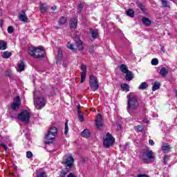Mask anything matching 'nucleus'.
I'll use <instances>...</instances> for the list:
<instances>
[{"mask_svg":"<svg viewBox=\"0 0 177 177\" xmlns=\"http://www.w3.org/2000/svg\"><path fill=\"white\" fill-rule=\"evenodd\" d=\"M91 37L93 38H97V35H99V32L97 30H93L91 31Z\"/></svg>","mask_w":177,"mask_h":177,"instance_id":"72a5a7b5","label":"nucleus"},{"mask_svg":"<svg viewBox=\"0 0 177 177\" xmlns=\"http://www.w3.org/2000/svg\"><path fill=\"white\" fill-rule=\"evenodd\" d=\"M66 157V160L64 162V164L66 165V168L68 169H71V167H73V164H74V158L71 155V153H68Z\"/></svg>","mask_w":177,"mask_h":177,"instance_id":"1a4fd4ad","label":"nucleus"},{"mask_svg":"<svg viewBox=\"0 0 177 177\" xmlns=\"http://www.w3.org/2000/svg\"><path fill=\"white\" fill-rule=\"evenodd\" d=\"M56 135H57V128H56L55 127H51L48 133L46 136V138L44 139V142L46 145H49V144L52 143V140H53V139H55V138H56Z\"/></svg>","mask_w":177,"mask_h":177,"instance_id":"39448f33","label":"nucleus"},{"mask_svg":"<svg viewBox=\"0 0 177 177\" xmlns=\"http://www.w3.org/2000/svg\"><path fill=\"white\" fill-rule=\"evenodd\" d=\"M142 21L143 24L146 26V27H150V26H151V21H150V19L147 17H143L142 19Z\"/></svg>","mask_w":177,"mask_h":177,"instance_id":"a211bd4d","label":"nucleus"},{"mask_svg":"<svg viewBox=\"0 0 177 177\" xmlns=\"http://www.w3.org/2000/svg\"><path fill=\"white\" fill-rule=\"evenodd\" d=\"M8 32L12 34L13 32V26H8Z\"/></svg>","mask_w":177,"mask_h":177,"instance_id":"a18cd8bd","label":"nucleus"},{"mask_svg":"<svg viewBox=\"0 0 177 177\" xmlns=\"http://www.w3.org/2000/svg\"><path fill=\"white\" fill-rule=\"evenodd\" d=\"M148 86H149V84H147L146 82H144L140 84L138 89H140V91H145V89H147Z\"/></svg>","mask_w":177,"mask_h":177,"instance_id":"b1692460","label":"nucleus"},{"mask_svg":"<svg viewBox=\"0 0 177 177\" xmlns=\"http://www.w3.org/2000/svg\"><path fill=\"white\" fill-rule=\"evenodd\" d=\"M114 144V138L109 133H106V138L104 139L103 145L104 147L109 149Z\"/></svg>","mask_w":177,"mask_h":177,"instance_id":"0eeeda50","label":"nucleus"},{"mask_svg":"<svg viewBox=\"0 0 177 177\" xmlns=\"http://www.w3.org/2000/svg\"><path fill=\"white\" fill-rule=\"evenodd\" d=\"M137 6L140 8L142 12H145L146 10V8H145V5H143L142 3L137 2Z\"/></svg>","mask_w":177,"mask_h":177,"instance_id":"f704fd0d","label":"nucleus"},{"mask_svg":"<svg viewBox=\"0 0 177 177\" xmlns=\"http://www.w3.org/2000/svg\"><path fill=\"white\" fill-rule=\"evenodd\" d=\"M56 6H53L52 8H51V9H52V10H56Z\"/></svg>","mask_w":177,"mask_h":177,"instance_id":"864d4df0","label":"nucleus"},{"mask_svg":"<svg viewBox=\"0 0 177 177\" xmlns=\"http://www.w3.org/2000/svg\"><path fill=\"white\" fill-rule=\"evenodd\" d=\"M139 107V102L138 101V95L135 93H130L127 95V111L131 114L133 110H136Z\"/></svg>","mask_w":177,"mask_h":177,"instance_id":"f257e3e1","label":"nucleus"},{"mask_svg":"<svg viewBox=\"0 0 177 177\" xmlns=\"http://www.w3.org/2000/svg\"><path fill=\"white\" fill-rule=\"evenodd\" d=\"M127 15L129 16V17H135V12H133V10L129 9L126 12Z\"/></svg>","mask_w":177,"mask_h":177,"instance_id":"c85d7f7f","label":"nucleus"},{"mask_svg":"<svg viewBox=\"0 0 177 177\" xmlns=\"http://www.w3.org/2000/svg\"><path fill=\"white\" fill-rule=\"evenodd\" d=\"M3 26V20L0 19V27H2Z\"/></svg>","mask_w":177,"mask_h":177,"instance_id":"3c124183","label":"nucleus"},{"mask_svg":"<svg viewBox=\"0 0 177 177\" xmlns=\"http://www.w3.org/2000/svg\"><path fill=\"white\" fill-rule=\"evenodd\" d=\"M89 85L92 91H95L99 89V82H97V78H96V77H95L94 75H91L90 77Z\"/></svg>","mask_w":177,"mask_h":177,"instance_id":"6e6552de","label":"nucleus"},{"mask_svg":"<svg viewBox=\"0 0 177 177\" xmlns=\"http://www.w3.org/2000/svg\"><path fill=\"white\" fill-rule=\"evenodd\" d=\"M140 158L145 164H150L151 160H156V156L151 149H146L141 152Z\"/></svg>","mask_w":177,"mask_h":177,"instance_id":"7ed1b4c3","label":"nucleus"},{"mask_svg":"<svg viewBox=\"0 0 177 177\" xmlns=\"http://www.w3.org/2000/svg\"><path fill=\"white\" fill-rule=\"evenodd\" d=\"M137 177H149L147 174H138Z\"/></svg>","mask_w":177,"mask_h":177,"instance_id":"09e8293b","label":"nucleus"},{"mask_svg":"<svg viewBox=\"0 0 177 177\" xmlns=\"http://www.w3.org/2000/svg\"><path fill=\"white\" fill-rule=\"evenodd\" d=\"M67 48L73 50V52H75V48H74V45L70 42L67 44Z\"/></svg>","mask_w":177,"mask_h":177,"instance_id":"e433bc0d","label":"nucleus"},{"mask_svg":"<svg viewBox=\"0 0 177 177\" xmlns=\"http://www.w3.org/2000/svg\"><path fill=\"white\" fill-rule=\"evenodd\" d=\"M143 122H144L145 124H146V123H147V120H143Z\"/></svg>","mask_w":177,"mask_h":177,"instance_id":"6e6d98bb","label":"nucleus"},{"mask_svg":"<svg viewBox=\"0 0 177 177\" xmlns=\"http://www.w3.org/2000/svg\"><path fill=\"white\" fill-rule=\"evenodd\" d=\"M68 177H77V176H75L73 173H70L68 175Z\"/></svg>","mask_w":177,"mask_h":177,"instance_id":"8fccbe9b","label":"nucleus"},{"mask_svg":"<svg viewBox=\"0 0 177 177\" xmlns=\"http://www.w3.org/2000/svg\"><path fill=\"white\" fill-rule=\"evenodd\" d=\"M161 50H162V52H163L164 53H165V48L161 47Z\"/></svg>","mask_w":177,"mask_h":177,"instance_id":"603ef678","label":"nucleus"},{"mask_svg":"<svg viewBox=\"0 0 177 177\" xmlns=\"http://www.w3.org/2000/svg\"><path fill=\"white\" fill-rule=\"evenodd\" d=\"M135 129L137 131V132H142V131H143V126L138 125L135 127Z\"/></svg>","mask_w":177,"mask_h":177,"instance_id":"ea45409f","label":"nucleus"},{"mask_svg":"<svg viewBox=\"0 0 177 177\" xmlns=\"http://www.w3.org/2000/svg\"><path fill=\"white\" fill-rule=\"evenodd\" d=\"M6 49V42L3 40H0V50H5Z\"/></svg>","mask_w":177,"mask_h":177,"instance_id":"7c9ffc66","label":"nucleus"},{"mask_svg":"<svg viewBox=\"0 0 177 177\" xmlns=\"http://www.w3.org/2000/svg\"><path fill=\"white\" fill-rule=\"evenodd\" d=\"M75 38L77 46L79 50H82V49H84V45L82 44V41L80 39V37L78 36H75Z\"/></svg>","mask_w":177,"mask_h":177,"instance_id":"2eb2a0df","label":"nucleus"},{"mask_svg":"<svg viewBox=\"0 0 177 177\" xmlns=\"http://www.w3.org/2000/svg\"><path fill=\"white\" fill-rule=\"evenodd\" d=\"M82 8H84V6L82 3L78 5V7H77L78 13H81V12H82Z\"/></svg>","mask_w":177,"mask_h":177,"instance_id":"a19ab883","label":"nucleus"},{"mask_svg":"<svg viewBox=\"0 0 177 177\" xmlns=\"http://www.w3.org/2000/svg\"><path fill=\"white\" fill-rule=\"evenodd\" d=\"M56 59L58 61H60V60H62V59H63V51L60 48H59L57 50V55L56 56Z\"/></svg>","mask_w":177,"mask_h":177,"instance_id":"393cba45","label":"nucleus"},{"mask_svg":"<svg viewBox=\"0 0 177 177\" xmlns=\"http://www.w3.org/2000/svg\"><path fill=\"white\" fill-rule=\"evenodd\" d=\"M59 26H63L67 23V18L66 17H62L58 21Z\"/></svg>","mask_w":177,"mask_h":177,"instance_id":"c756f323","label":"nucleus"},{"mask_svg":"<svg viewBox=\"0 0 177 177\" xmlns=\"http://www.w3.org/2000/svg\"><path fill=\"white\" fill-rule=\"evenodd\" d=\"M31 115L28 111H23L18 115V120L24 124H28L30 122V118Z\"/></svg>","mask_w":177,"mask_h":177,"instance_id":"423d86ee","label":"nucleus"},{"mask_svg":"<svg viewBox=\"0 0 177 177\" xmlns=\"http://www.w3.org/2000/svg\"><path fill=\"white\" fill-rule=\"evenodd\" d=\"M82 138H89L91 136V132H89V130L84 129L82 133Z\"/></svg>","mask_w":177,"mask_h":177,"instance_id":"a878e982","label":"nucleus"},{"mask_svg":"<svg viewBox=\"0 0 177 177\" xmlns=\"http://www.w3.org/2000/svg\"><path fill=\"white\" fill-rule=\"evenodd\" d=\"M81 70H82V73H81V80L80 82L81 84L84 83L86 78V65L85 64H82L81 65Z\"/></svg>","mask_w":177,"mask_h":177,"instance_id":"f8f14e48","label":"nucleus"},{"mask_svg":"<svg viewBox=\"0 0 177 177\" xmlns=\"http://www.w3.org/2000/svg\"><path fill=\"white\" fill-rule=\"evenodd\" d=\"M169 73V71L168 70V68H165V67H162L159 74L162 76V77H167V75H168Z\"/></svg>","mask_w":177,"mask_h":177,"instance_id":"dca6fc26","label":"nucleus"},{"mask_svg":"<svg viewBox=\"0 0 177 177\" xmlns=\"http://www.w3.org/2000/svg\"><path fill=\"white\" fill-rule=\"evenodd\" d=\"M37 177H48V176H46V173L42 171L38 174Z\"/></svg>","mask_w":177,"mask_h":177,"instance_id":"c03bdc74","label":"nucleus"},{"mask_svg":"<svg viewBox=\"0 0 177 177\" xmlns=\"http://www.w3.org/2000/svg\"><path fill=\"white\" fill-rule=\"evenodd\" d=\"M26 157H27V158H32V151H27L26 152Z\"/></svg>","mask_w":177,"mask_h":177,"instance_id":"79ce46f5","label":"nucleus"},{"mask_svg":"<svg viewBox=\"0 0 177 177\" xmlns=\"http://www.w3.org/2000/svg\"><path fill=\"white\" fill-rule=\"evenodd\" d=\"M20 104H21V101L20 100V97L17 96L13 101V103L12 104V110H17L19 109V107H20Z\"/></svg>","mask_w":177,"mask_h":177,"instance_id":"9b49d317","label":"nucleus"},{"mask_svg":"<svg viewBox=\"0 0 177 177\" xmlns=\"http://www.w3.org/2000/svg\"><path fill=\"white\" fill-rule=\"evenodd\" d=\"M54 28H55V30H59V28L57 26H55Z\"/></svg>","mask_w":177,"mask_h":177,"instance_id":"5fc2aeb1","label":"nucleus"},{"mask_svg":"<svg viewBox=\"0 0 177 177\" xmlns=\"http://www.w3.org/2000/svg\"><path fill=\"white\" fill-rule=\"evenodd\" d=\"M0 146H1L2 147H3L4 150L6 151H8V146H6V145H5V143L2 142L0 144Z\"/></svg>","mask_w":177,"mask_h":177,"instance_id":"49530a36","label":"nucleus"},{"mask_svg":"<svg viewBox=\"0 0 177 177\" xmlns=\"http://www.w3.org/2000/svg\"><path fill=\"white\" fill-rule=\"evenodd\" d=\"M149 143L151 146H154V141L153 140H149Z\"/></svg>","mask_w":177,"mask_h":177,"instance_id":"de8ad7c7","label":"nucleus"},{"mask_svg":"<svg viewBox=\"0 0 177 177\" xmlns=\"http://www.w3.org/2000/svg\"><path fill=\"white\" fill-rule=\"evenodd\" d=\"M19 19L20 21H23L24 23H27L28 21V17H27V15H26L24 10L21 12Z\"/></svg>","mask_w":177,"mask_h":177,"instance_id":"ddd939ff","label":"nucleus"},{"mask_svg":"<svg viewBox=\"0 0 177 177\" xmlns=\"http://www.w3.org/2000/svg\"><path fill=\"white\" fill-rule=\"evenodd\" d=\"M162 150L165 153H169L171 151V147L168 144H164L162 147Z\"/></svg>","mask_w":177,"mask_h":177,"instance_id":"412c9836","label":"nucleus"},{"mask_svg":"<svg viewBox=\"0 0 177 177\" xmlns=\"http://www.w3.org/2000/svg\"><path fill=\"white\" fill-rule=\"evenodd\" d=\"M119 129H121V125H119Z\"/></svg>","mask_w":177,"mask_h":177,"instance_id":"4d7b16f0","label":"nucleus"},{"mask_svg":"<svg viewBox=\"0 0 177 177\" xmlns=\"http://www.w3.org/2000/svg\"><path fill=\"white\" fill-rule=\"evenodd\" d=\"M34 96V104L37 109V110H41V109H43V107H45V105L46 104V100H45V98L44 96L39 94V92L35 91L33 93Z\"/></svg>","mask_w":177,"mask_h":177,"instance_id":"f03ea898","label":"nucleus"},{"mask_svg":"<svg viewBox=\"0 0 177 177\" xmlns=\"http://www.w3.org/2000/svg\"><path fill=\"white\" fill-rule=\"evenodd\" d=\"M28 53L32 57H35V59H43V57H45V50L44 47H29Z\"/></svg>","mask_w":177,"mask_h":177,"instance_id":"20e7f679","label":"nucleus"},{"mask_svg":"<svg viewBox=\"0 0 177 177\" xmlns=\"http://www.w3.org/2000/svg\"><path fill=\"white\" fill-rule=\"evenodd\" d=\"M40 10L42 13H45V12H48V10H49V6L46 4L41 3Z\"/></svg>","mask_w":177,"mask_h":177,"instance_id":"aec40b11","label":"nucleus"},{"mask_svg":"<svg viewBox=\"0 0 177 177\" xmlns=\"http://www.w3.org/2000/svg\"><path fill=\"white\" fill-rule=\"evenodd\" d=\"M24 68H26V64H24V62L20 61V62L18 64V68H17V71L19 73H21V71H24Z\"/></svg>","mask_w":177,"mask_h":177,"instance_id":"f3484780","label":"nucleus"},{"mask_svg":"<svg viewBox=\"0 0 177 177\" xmlns=\"http://www.w3.org/2000/svg\"><path fill=\"white\" fill-rule=\"evenodd\" d=\"M120 70L124 74H126V73H128L129 71V70H128V67H127V65L125 64H121L120 66Z\"/></svg>","mask_w":177,"mask_h":177,"instance_id":"5701e85b","label":"nucleus"},{"mask_svg":"<svg viewBox=\"0 0 177 177\" xmlns=\"http://www.w3.org/2000/svg\"><path fill=\"white\" fill-rule=\"evenodd\" d=\"M1 56L3 59H9V57L12 56V53L9 51H5L2 53Z\"/></svg>","mask_w":177,"mask_h":177,"instance_id":"2f4dec72","label":"nucleus"},{"mask_svg":"<svg viewBox=\"0 0 177 177\" xmlns=\"http://www.w3.org/2000/svg\"><path fill=\"white\" fill-rule=\"evenodd\" d=\"M125 74H126L125 79L127 81H132V80H133V73H132L131 71H129Z\"/></svg>","mask_w":177,"mask_h":177,"instance_id":"6ab92c4d","label":"nucleus"},{"mask_svg":"<svg viewBox=\"0 0 177 177\" xmlns=\"http://www.w3.org/2000/svg\"><path fill=\"white\" fill-rule=\"evenodd\" d=\"M168 161H169V156L166 155L163 158V164L167 165V164H168Z\"/></svg>","mask_w":177,"mask_h":177,"instance_id":"c9c22d12","label":"nucleus"},{"mask_svg":"<svg viewBox=\"0 0 177 177\" xmlns=\"http://www.w3.org/2000/svg\"><path fill=\"white\" fill-rule=\"evenodd\" d=\"M162 6L163 7V8H168V1H162Z\"/></svg>","mask_w":177,"mask_h":177,"instance_id":"37998d69","label":"nucleus"},{"mask_svg":"<svg viewBox=\"0 0 177 177\" xmlns=\"http://www.w3.org/2000/svg\"><path fill=\"white\" fill-rule=\"evenodd\" d=\"M160 86H161V84L160 83V82H155L152 86V91L153 92H156V91L160 89Z\"/></svg>","mask_w":177,"mask_h":177,"instance_id":"4be33fe9","label":"nucleus"},{"mask_svg":"<svg viewBox=\"0 0 177 177\" xmlns=\"http://www.w3.org/2000/svg\"><path fill=\"white\" fill-rule=\"evenodd\" d=\"M68 133V120H67L65 123L64 135H67Z\"/></svg>","mask_w":177,"mask_h":177,"instance_id":"4c0bfd02","label":"nucleus"},{"mask_svg":"<svg viewBox=\"0 0 177 177\" xmlns=\"http://www.w3.org/2000/svg\"><path fill=\"white\" fill-rule=\"evenodd\" d=\"M104 122L103 121V116L100 113L97 114L95 118V125L97 129H102Z\"/></svg>","mask_w":177,"mask_h":177,"instance_id":"9d476101","label":"nucleus"},{"mask_svg":"<svg viewBox=\"0 0 177 177\" xmlns=\"http://www.w3.org/2000/svg\"><path fill=\"white\" fill-rule=\"evenodd\" d=\"M121 88L122 91H125L126 92H129V85L127 84H123L121 85Z\"/></svg>","mask_w":177,"mask_h":177,"instance_id":"473e14b6","label":"nucleus"},{"mask_svg":"<svg viewBox=\"0 0 177 177\" xmlns=\"http://www.w3.org/2000/svg\"><path fill=\"white\" fill-rule=\"evenodd\" d=\"M151 63L152 66H157V64H158V59L157 58L152 59Z\"/></svg>","mask_w":177,"mask_h":177,"instance_id":"58836bf2","label":"nucleus"},{"mask_svg":"<svg viewBox=\"0 0 177 177\" xmlns=\"http://www.w3.org/2000/svg\"><path fill=\"white\" fill-rule=\"evenodd\" d=\"M77 114L79 115V120L80 122H84V115H82V113L80 110V106H77Z\"/></svg>","mask_w":177,"mask_h":177,"instance_id":"bb28decb","label":"nucleus"},{"mask_svg":"<svg viewBox=\"0 0 177 177\" xmlns=\"http://www.w3.org/2000/svg\"><path fill=\"white\" fill-rule=\"evenodd\" d=\"M78 20L75 18H73L71 19L69 22V26L71 30H75L77 28V26H78Z\"/></svg>","mask_w":177,"mask_h":177,"instance_id":"4468645a","label":"nucleus"},{"mask_svg":"<svg viewBox=\"0 0 177 177\" xmlns=\"http://www.w3.org/2000/svg\"><path fill=\"white\" fill-rule=\"evenodd\" d=\"M70 172V169H68L67 167L65 168L64 170H62L61 171L60 176L61 177H66V176Z\"/></svg>","mask_w":177,"mask_h":177,"instance_id":"cd10ccee","label":"nucleus"}]
</instances>
